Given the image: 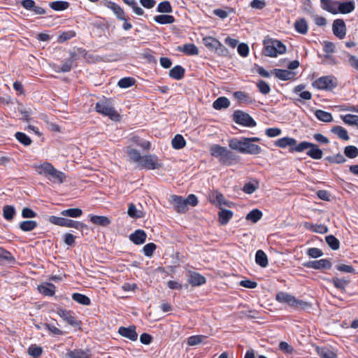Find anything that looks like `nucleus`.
<instances>
[{"instance_id": "11", "label": "nucleus", "mask_w": 358, "mask_h": 358, "mask_svg": "<svg viewBox=\"0 0 358 358\" xmlns=\"http://www.w3.org/2000/svg\"><path fill=\"white\" fill-rule=\"evenodd\" d=\"M56 313L73 327H77L80 324V322H78L77 319L73 315L71 312L69 310L59 308L57 309Z\"/></svg>"}, {"instance_id": "5", "label": "nucleus", "mask_w": 358, "mask_h": 358, "mask_svg": "<svg viewBox=\"0 0 358 358\" xmlns=\"http://www.w3.org/2000/svg\"><path fill=\"white\" fill-rule=\"evenodd\" d=\"M312 85L317 90L331 91L337 87L338 81L333 76H324L316 79Z\"/></svg>"}, {"instance_id": "60", "label": "nucleus", "mask_w": 358, "mask_h": 358, "mask_svg": "<svg viewBox=\"0 0 358 358\" xmlns=\"http://www.w3.org/2000/svg\"><path fill=\"white\" fill-rule=\"evenodd\" d=\"M15 137L19 142H20L24 145H29L31 143V138L24 133L22 132H17L15 134Z\"/></svg>"}, {"instance_id": "46", "label": "nucleus", "mask_w": 358, "mask_h": 358, "mask_svg": "<svg viewBox=\"0 0 358 358\" xmlns=\"http://www.w3.org/2000/svg\"><path fill=\"white\" fill-rule=\"evenodd\" d=\"M72 299L82 305L89 306L91 303V301L88 296L80 293H73L72 294Z\"/></svg>"}, {"instance_id": "54", "label": "nucleus", "mask_w": 358, "mask_h": 358, "mask_svg": "<svg viewBox=\"0 0 358 358\" xmlns=\"http://www.w3.org/2000/svg\"><path fill=\"white\" fill-rule=\"evenodd\" d=\"M344 154L348 158H356L358 156V148L354 145H348L344 149Z\"/></svg>"}, {"instance_id": "47", "label": "nucleus", "mask_w": 358, "mask_h": 358, "mask_svg": "<svg viewBox=\"0 0 358 358\" xmlns=\"http://www.w3.org/2000/svg\"><path fill=\"white\" fill-rule=\"evenodd\" d=\"M50 7L57 11H62L69 7V3L64 1H52L50 3Z\"/></svg>"}, {"instance_id": "34", "label": "nucleus", "mask_w": 358, "mask_h": 358, "mask_svg": "<svg viewBox=\"0 0 358 358\" xmlns=\"http://www.w3.org/2000/svg\"><path fill=\"white\" fill-rule=\"evenodd\" d=\"M331 131L342 140L348 141L350 139L347 130L341 126L333 127Z\"/></svg>"}, {"instance_id": "42", "label": "nucleus", "mask_w": 358, "mask_h": 358, "mask_svg": "<svg viewBox=\"0 0 358 358\" xmlns=\"http://www.w3.org/2000/svg\"><path fill=\"white\" fill-rule=\"evenodd\" d=\"M171 145L174 149L180 150L186 145V141L180 134H176L171 141Z\"/></svg>"}, {"instance_id": "6", "label": "nucleus", "mask_w": 358, "mask_h": 358, "mask_svg": "<svg viewBox=\"0 0 358 358\" xmlns=\"http://www.w3.org/2000/svg\"><path fill=\"white\" fill-rule=\"evenodd\" d=\"M277 301L281 303H286L296 308H305L308 306L306 302L296 299L293 295L284 292H278L275 296Z\"/></svg>"}, {"instance_id": "21", "label": "nucleus", "mask_w": 358, "mask_h": 358, "mask_svg": "<svg viewBox=\"0 0 358 358\" xmlns=\"http://www.w3.org/2000/svg\"><path fill=\"white\" fill-rule=\"evenodd\" d=\"M294 29L301 34H306L308 30V24L306 20L303 17L296 20L294 24Z\"/></svg>"}, {"instance_id": "28", "label": "nucleus", "mask_w": 358, "mask_h": 358, "mask_svg": "<svg viewBox=\"0 0 358 358\" xmlns=\"http://www.w3.org/2000/svg\"><path fill=\"white\" fill-rule=\"evenodd\" d=\"M178 50L187 55H197L199 52L198 48L193 43H186L182 47H178Z\"/></svg>"}, {"instance_id": "2", "label": "nucleus", "mask_w": 358, "mask_h": 358, "mask_svg": "<svg viewBox=\"0 0 358 358\" xmlns=\"http://www.w3.org/2000/svg\"><path fill=\"white\" fill-rule=\"evenodd\" d=\"M95 110L104 116L108 117L113 121H120V115L113 106L110 101L104 98L96 102Z\"/></svg>"}, {"instance_id": "31", "label": "nucleus", "mask_w": 358, "mask_h": 358, "mask_svg": "<svg viewBox=\"0 0 358 358\" xmlns=\"http://www.w3.org/2000/svg\"><path fill=\"white\" fill-rule=\"evenodd\" d=\"M233 212L230 210L222 209L218 213V218L220 224H227L233 217Z\"/></svg>"}, {"instance_id": "29", "label": "nucleus", "mask_w": 358, "mask_h": 358, "mask_svg": "<svg viewBox=\"0 0 358 358\" xmlns=\"http://www.w3.org/2000/svg\"><path fill=\"white\" fill-rule=\"evenodd\" d=\"M255 262L262 268H265L268 266V257L263 250H259L257 251L255 255Z\"/></svg>"}, {"instance_id": "1", "label": "nucleus", "mask_w": 358, "mask_h": 358, "mask_svg": "<svg viewBox=\"0 0 358 358\" xmlns=\"http://www.w3.org/2000/svg\"><path fill=\"white\" fill-rule=\"evenodd\" d=\"M260 138L258 137H241V138H233L228 141L229 147L242 154L248 155H259L262 152V148L254 142L260 141Z\"/></svg>"}, {"instance_id": "51", "label": "nucleus", "mask_w": 358, "mask_h": 358, "mask_svg": "<svg viewBox=\"0 0 358 358\" xmlns=\"http://www.w3.org/2000/svg\"><path fill=\"white\" fill-rule=\"evenodd\" d=\"M206 338V336L203 335H195L189 336L187 338V344L189 346H195L201 344L203 339Z\"/></svg>"}, {"instance_id": "61", "label": "nucleus", "mask_w": 358, "mask_h": 358, "mask_svg": "<svg viewBox=\"0 0 358 358\" xmlns=\"http://www.w3.org/2000/svg\"><path fill=\"white\" fill-rule=\"evenodd\" d=\"M259 91L263 94H267L270 92L271 88L268 84L264 80H259L257 84Z\"/></svg>"}, {"instance_id": "48", "label": "nucleus", "mask_w": 358, "mask_h": 358, "mask_svg": "<svg viewBox=\"0 0 358 358\" xmlns=\"http://www.w3.org/2000/svg\"><path fill=\"white\" fill-rule=\"evenodd\" d=\"M38 224L34 220H25L20 224V229L23 231H30L34 230Z\"/></svg>"}, {"instance_id": "58", "label": "nucleus", "mask_w": 358, "mask_h": 358, "mask_svg": "<svg viewBox=\"0 0 358 358\" xmlns=\"http://www.w3.org/2000/svg\"><path fill=\"white\" fill-rule=\"evenodd\" d=\"M302 3L301 10L309 15H313L314 14V10L312 6V3L310 0H301Z\"/></svg>"}, {"instance_id": "52", "label": "nucleus", "mask_w": 358, "mask_h": 358, "mask_svg": "<svg viewBox=\"0 0 358 358\" xmlns=\"http://www.w3.org/2000/svg\"><path fill=\"white\" fill-rule=\"evenodd\" d=\"M157 10L162 13H171L173 10L170 2L168 1H164L158 4Z\"/></svg>"}, {"instance_id": "26", "label": "nucleus", "mask_w": 358, "mask_h": 358, "mask_svg": "<svg viewBox=\"0 0 358 358\" xmlns=\"http://www.w3.org/2000/svg\"><path fill=\"white\" fill-rule=\"evenodd\" d=\"M54 166L49 162H44L43 164L36 165L35 169L37 173L44 176H48L51 170Z\"/></svg>"}, {"instance_id": "23", "label": "nucleus", "mask_w": 358, "mask_h": 358, "mask_svg": "<svg viewBox=\"0 0 358 358\" xmlns=\"http://www.w3.org/2000/svg\"><path fill=\"white\" fill-rule=\"evenodd\" d=\"M48 177L52 182L59 183H63L66 178L65 174L63 172L57 170L55 167L51 170Z\"/></svg>"}, {"instance_id": "43", "label": "nucleus", "mask_w": 358, "mask_h": 358, "mask_svg": "<svg viewBox=\"0 0 358 358\" xmlns=\"http://www.w3.org/2000/svg\"><path fill=\"white\" fill-rule=\"evenodd\" d=\"M342 120L348 125L355 126L358 129V116L352 114L341 115Z\"/></svg>"}, {"instance_id": "35", "label": "nucleus", "mask_w": 358, "mask_h": 358, "mask_svg": "<svg viewBox=\"0 0 358 358\" xmlns=\"http://www.w3.org/2000/svg\"><path fill=\"white\" fill-rule=\"evenodd\" d=\"M154 20L160 24H169L175 22V17L170 15H159L154 17Z\"/></svg>"}, {"instance_id": "10", "label": "nucleus", "mask_w": 358, "mask_h": 358, "mask_svg": "<svg viewBox=\"0 0 358 358\" xmlns=\"http://www.w3.org/2000/svg\"><path fill=\"white\" fill-rule=\"evenodd\" d=\"M334 34L339 39H343L346 35V26L343 20L336 19L332 24Z\"/></svg>"}, {"instance_id": "36", "label": "nucleus", "mask_w": 358, "mask_h": 358, "mask_svg": "<svg viewBox=\"0 0 358 358\" xmlns=\"http://www.w3.org/2000/svg\"><path fill=\"white\" fill-rule=\"evenodd\" d=\"M305 227L313 232L319 234H325L328 231L327 227L324 224H313L309 222H306Z\"/></svg>"}, {"instance_id": "50", "label": "nucleus", "mask_w": 358, "mask_h": 358, "mask_svg": "<svg viewBox=\"0 0 358 358\" xmlns=\"http://www.w3.org/2000/svg\"><path fill=\"white\" fill-rule=\"evenodd\" d=\"M69 358H88L89 352L83 350H74L67 354Z\"/></svg>"}, {"instance_id": "38", "label": "nucleus", "mask_w": 358, "mask_h": 358, "mask_svg": "<svg viewBox=\"0 0 358 358\" xmlns=\"http://www.w3.org/2000/svg\"><path fill=\"white\" fill-rule=\"evenodd\" d=\"M55 285L50 283L38 286V289L39 292L45 296H53L55 292Z\"/></svg>"}, {"instance_id": "17", "label": "nucleus", "mask_w": 358, "mask_h": 358, "mask_svg": "<svg viewBox=\"0 0 358 358\" xmlns=\"http://www.w3.org/2000/svg\"><path fill=\"white\" fill-rule=\"evenodd\" d=\"M147 235L143 230L137 229L129 236V239L136 245L143 244L146 241Z\"/></svg>"}, {"instance_id": "20", "label": "nucleus", "mask_w": 358, "mask_h": 358, "mask_svg": "<svg viewBox=\"0 0 358 358\" xmlns=\"http://www.w3.org/2000/svg\"><path fill=\"white\" fill-rule=\"evenodd\" d=\"M204 276L196 272H190L188 282L192 286H200L206 283Z\"/></svg>"}, {"instance_id": "12", "label": "nucleus", "mask_w": 358, "mask_h": 358, "mask_svg": "<svg viewBox=\"0 0 358 358\" xmlns=\"http://www.w3.org/2000/svg\"><path fill=\"white\" fill-rule=\"evenodd\" d=\"M20 4L24 9L34 12L35 15H43L46 13L44 8L37 6L33 0H22Z\"/></svg>"}, {"instance_id": "37", "label": "nucleus", "mask_w": 358, "mask_h": 358, "mask_svg": "<svg viewBox=\"0 0 358 358\" xmlns=\"http://www.w3.org/2000/svg\"><path fill=\"white\" fill-rule=\"evenodd\" d=\"M229 100L224 96L217 98L213 103V106L215 109L220 110L222 108H227L229 106Z\"/></svg>"}, {"instance_id": "4", "label": "nucleus", "mask_w": 358, "mask_h": 358, "mask_svg": "<svg viewBox=\"0 0 358 358\" xmlns=\"http://www.w3.org/2000/svg\"><path fill=\"white\" fill-rule=\"evenodd\" d=\"M286 52L285 45L278 40H268L264 42V53L266 56L271 57H277L278 55Z\"/></svg>"}, {"instance_id": "18", "label": "nucleus", "mask_w": 358, "mask_h": 358, "mask_svg": "<svg viewBox=\"0 0 358 358\" xmlns=\"http://www.w3.org/2000/svg\"><path fill=\"white\" fill-rule=\"evenodd\" d=\"M273 73L276 78L282 80H289L294 79L296 73L294 72L285 69H274Z\"/></svg>"}, {"instance_id": "45", "label": "nucleus", "mask_w": 358, "mask_h": 358, "mask_svg": "<svg viewBox=\"0 0 358 358\" xmlns=\"http://www.w3.org/2000/svg\"><path fill=\"white\" fill-rule=\"evenodd\" d=\"M83 211L81 209L75 208H69L66 210H64L61 212V215L66 217H79L82 215Z\"/></svg>"}, {"instance_id": "44", "label": "nucleus", "mask_w": 358, "mask_h": 358, "mask_svg": "<svg viewBox=\"0 0 358 358\" xmlns=\"http://www.w3.org/2000/svg\"><path fill=\"white\" fill-rule=\"evenodd\" d=\"M262 213L259 209H253L249 212L245 217L247 220H250L253 223L257 222L262 217Z\"/></svg>"}, {"instance_id": "14", "label": "nucleus", "mask_w": 358, "mask_h": 358, "mask_svg": "<svg viewBox=\"0 0 358 358\" xmlns=\"http://www.w3.org/2000/svg\"><path fill=\"white\" fill-rule=\"evenodd\" d=\"M306 267L314 269L328 268L329 269L332 264L327 259H321L320 260L310 261L304 264Z\"/></svg>"}, {"instance_id": "53", "label": "nucleus", "mask_w": 358, "mask_h": 358, "mask_svg": "<svg viewBox=\"0 0 358 358\" xmlns=\"http://www.w3.org/2000/svg\"><path fill=\"white\" fill-rule=\"evenodd\" d=\"M15 214V208L12 206H5L3 209V215L6 220H12Z\"/></svg>"}, {"instance_id": "3", "label": "nucleus", "mask_w": 358, "mask_h": 358, "mask_svg": "<svg viewBox=\"0 0 358 358\" xmlns=\"http://www.w3.org/2000/svg\"><path fill=\"white\" fill-rule=\"evenodd\" d=\"M210 155L215 157L219 158L221 164L231 165L235 159L234 154L225 147L214 144L210 148Z\"/></svg>"}, {"instance_id": "59", "label": "nucleus", "mask_w": 358, "mask_h": 358, "mask_svg": "<svg viewBox=\"0 0 358 358\" xmlns=\"http://www.w3.org/2000/svg\"><path fill=\"white\" fill-rule=\"evenodd\" d=\"M135 83V80L130 77H125L121 78L117 83V85L120 88H127L131 87Z\"/></svg>"}, {"instance_id": "33", "label": "nucleus", "mask_w": 358, "mask_h": 358, "mask_svg": "<svg viewBox=\"0 0 358 358\" xmlns=\"http://www.w3.org/2000/svg\"><path fill=\"white\" fill-rule=\"evenodd\" d=\"M90 222L94 224L106 227L110 224V220L106 216L90 215Z\"/></svg>"}, {"instance_id": "27", "label": "nucleus", "mask_w": 358, "mask_h": 358, "mask_svg": "<svg viewBox=\"0 0 358 358\" xmlns=\"http://www.w3.org/2000/svg\"><path fill=\"white\" fill-rule=\"evenodd\" d=\"M315 350L320 358H337L336 354L326 347H316Z\"/></svg>"}, {"instance_id": "7", "label": "nucleus", "mask_w": 358, "mask_h": 358, "mask_svg": "<svg viewBox=\"0 0 358 358\" xmlns=\"http://www.w3.org/2000/svg\"><path fill=\"white\" fill-rule=\"evenodd\" d=\"M49 221L52 224H54L55 225L65 227H71L77 229H81L83 227H86L85 224L80 222L78 221H75L65 217H57L54 215L50 217Z\"/></svg>"}, {"instance_id": "13", "label": "nucleus", "mask_w": 358, "mask_h": 358, "mask_svg": "<svg viewBox=\"0 0 358 358\" xmlns=\"http://www.w3.org/2000/svg\"><path fill=\"white\" fill-rule=\"evenodd\" d=\"M170 202L173 205L175 210L178 213H185L187 210L185 199L180 196L172 195Z\"/></svg>"}, {"instance_id": "64", "label": "nucleus", "mask_w": 358, "mask_h": 358, "mask_svg": "<svg viewBox=\"0 0 358 358\" xmlns=\"http://www.w3.org/2000/svg\"><path fill=\"white\" fill-rule=\"evenodd\" d=\"M279 349L282 352L287 354V355H292L294 352V348L292 346H291L289 343L285 341H281L279 343Z\"/></svg>"}, {"instance_id": "55", "label": "nucleus", "mask_w": 358, "mask_h": 358, "mask_svg": "<svg viewBox=\"0 0 358 358\" xmlns=\"http://www.w3.org/2000/svg\"><path fill=\"white\" fill-rule=\"evenodd\" d=\"M328 245L334 250H336L340 247L339 241L333 235H329L325 238Z\"/></svg>"}, {"instance_id": "56", "label": "nucleus", "mask_w": 358, "mask_h": 358, "mask_svg": "<svg viewBox=\"0 0 358 358\" xmlns=\"http://www.w3.org/2000/svg\"><path fill=\"white\" fill-rule=\"evenodd\" d=\"M310 146H312V143L303 141L299 144H296L293 148H290L289 150L292 152H301L309 148Z\"/></svg>"}, {"instance_id": "24", "label": "nucleus", "mask_w": 358, "mask_h": 358, "mask_svg": "<svg viewBox=\"0 0 358 358\" xmlns=\"http://www.w3.org/2000/svg\"><path fill=\"white\" fill-rule=\"evenodd\" d=\"M309 150L307 152V155L313 159H320L322 158L323 152L318 147V145L312 143V146H310Z\"/></svg>"}, {"instance_id": "8", "label": "nucleus", "mask_w": 358, "mask_h": 358, "mask_svg": "<svg viewBox=\"0 0 358 358\" xmlns=\"http://www.w3.org/2000/svg\"><path fill=\"white\" fill-rule=\"evenodd\" d=\"M233 120L238 124L247 127H253L256 126V122L248 114L241 110H236L233 114Z\"/></svg>"}, {"instance_id": "62", "label": "nucleus", "mask_w": 358, "mask_h": 358, "mask_svg": "<svg viewBox=\"0 0 358 358\" xmlns=\"http://www.w3.org/2000/svg\"><path fill=\"white\" fill-rule=\"evenodd\" d=\"M76 36L74 31H68L62 32L58 37V42L63 43L66 41L70 40Z\"/></svg>"}, {"instance_id": "57", "label": "nucleus", "mask_w": 358, "mask_h": 358, "mask_svg": "<svg viewBox=\"0 0 358 358\" xmlns=\"http://www.w3.org/2000/svg\"><path fill=\"white\" fill-rule=\"evenodd\" d=\"M127 153L130 157V159L136 163H138L140 165L143 159V157L141 155L140 152L135 149H129L127 150Z\"/></svg>"}, {"instance_id": "19", "label": "nucleus", "mask_w": 358, "mask_h": 358, "mask_svg": "<svg viewBox=\"0 0 358 358\" xmlns=\"http://www.w3.org/2000/svg\"><path fill=\"white\" fill-rule=\"evenodd\" d=\"M321 7L332 14H337L338 1L320 0Z\"/></svg>"}, {"instance_id": "41", "label": "nucleus", "mask_w": 358, "mask_h": 358, "mask_svg": "<svg viewBox=\"0 0 358 358\" xmlns=\"http://www.w3.org/2000/svg\"><path fill=\"white\" fill-rule=\"evenodd\" d=\"M127 213L132 218H142L145 216V213L142 210H138L134 203L129 205Z\"/></svg>"}, {"instance_id": "9", "label": "nucleus", "mask_w": 358, "mask_h": 358, "mask_svg": "<svg viewBox=\"0 0 358 358\" xmlns=\"http://www.w3.org/2000/svg\"><path fill=\"white\" fill-rule=\"evenodd\" d=\"M140 166L143 169L154 170L161 167L162 164L156 155H149L143 157Z\"/></svg>"}, {"instance_id": "16", "label": "nucleus", "mask_w": 358, "mask_h": 358, "mask_svg": "<svg viewBox=\"0 0 358 358\" xmlns=\"http://www.w3.org/2000/svg\"><path fill=\"white\" fill-rule=\"evenodd\" d=\"M355 8V4L353 1L341 2L338 1L337 14H348L352 13Z\"/></svg>"}, {"instance_id": "39", "label": "nucleus", "mask_w": 358, "mask_h": 358, "mask_svg": "<svg viewBox=\"0 0 358 358\" xmlns=\"http://www.w3.org/2000/svg\"><path fill=\"white\" fill-rule=\"evenodd\" d=\"M315 117L320 121L330 122L333 120L332 115L327 111L318 109L315 112Z\"/></svg>"}, {"instance_id": "40", "label": "nucleus", "mask_w": 358, "mask_h": 358, "mask_svg": "<svg viewBox=\"0 0 358 358\" xmlns=\"http://www.w3.org/2000/svg\"><path fill=\"white\" fill-rule=\"evenodd\" d=\"M349 280L344 278H333L331 280V282L334 285V287L342 291H345L347 286L349 285Z\"/></svg>"}, {"instance_id": "63", "label": "nucleus", "mask_w": 358, "mask_h": 358, "mask_svg": "<svg viewBox=\"0 0 358 358\" xmlns=\"http://www.w3.org/2000/svg\"><path fill=\"white\" fill-rule=\"evenodd\" d=\"M157 246L153 243H150L144 245L143 248V252L147 257H152L154 251L156 250Z\"/></svg>"}, {"instance_id": "25", "label": "nucleus", "mask_w": 358, "mask_h": 358, "mask_svg": "<svg viewBox=\"0 0 358 358\" xmlns=\"http://www.w3.org/2000/svg\"><path fill=\"white\" fill-rule=\"evenodd\" d=\"M107 6L113 11L118 20H125L126 14L119 5L114 2L109 1Z\"/></svg>"}, {"instance_id": "22", "label": "nucleus", "mask_w": 358, "mask_h": 358, "mask_svg": "<svg viewBox=\"0 0 358 358\" xmlns=\"http://www.w3.org/2000/svg\"><path fill=\"white\" fill-rule=\"evenodd\" d=\"M297 141L294 138L283 137L279 138L275 142V145L281 148H285L287 146L293 148L296 144Z\"/></svg>"}, {"instance_id": "49", "label": "nucleus", "mask_w": 358, "mask_h": 358, "mask_svg": "<svg viewBox=\"0 0 358 358\" xmlns=\"http://www.w3.org/2000/svg\"><path fill=\"white\" fill-rule=\"evenodd\" d=\"M211 202L217 203L219 205H227L226 201L224 198V196L220 193L218 191H213L210 194Z\"/></svg>"}, {"instance_id": "32", "label": "nucleus", "mask_w": 358, "mask_h": 358, "mask_svg": "<svg viewBox=\"0 0 358 358\" xmlns=\"http://www.w3.org/2000/svg\"><path fill=\"white\" fill-rule=\"evenodd\" d=\"M185 75V69L180 65H177L169 71V76L176 80H181Z\"/></svg>"}, {"instance_id": "30", "label": "nucleus", "mask_w": 358, "mask_h": 358, "mask_svg": "<svg viewBox=\"0 0 358 358\" xmlns=\"http://www.w3.org/2000/svg\"><path fill=\"white\" fill-rule=\"evenodd\" d=\"M203 45L210 50L214 51L219 45L220 41L213 36H205L202 38Z\"/></svg>"}, {"instance_id": "15", "label": "nucleus", "mask_w": 358, "mask_h": 358, "mask_svg": "<svg viewBox=\"0 0 358 358\" xmlns=\"http://www.w3.org/2000/svg\"><path fill=\"white\" fill-rule=\"evenodd\" d=\"M118 333L123 337H125L131 341H136L138 334L136 331L135 326H129V327H120Z\"/></svg>"}]
</instances>
